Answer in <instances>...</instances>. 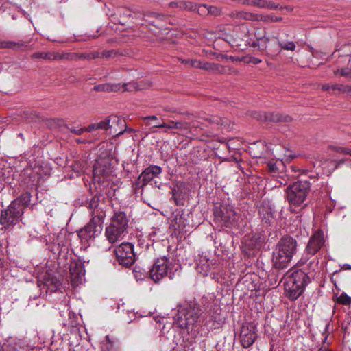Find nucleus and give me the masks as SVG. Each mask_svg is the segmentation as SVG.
<instances>
[{
  "mask_svg": "<svg viewBox=\"0 0 351 351\" xmlns=\"http://www.w3.org/2000/svg\"><path fill=\"white\" fill-rule=\"evenodd\" d=\"M56 60H77V53H70V52H59L56 51Z\"/></svg>",
  "mask_w": 351,
  "mask_h": 351,
  "instance_id": "e433bc0d",
  "label": "nucleus"
},
{
  "mask_svg": "<svg viewBox=\"0 0 351 351\" xmlns=\"http://www.w3.org/2000/svg\"><path fill=\"white\" fill-rule=\"evenodd\" d=\"M70 278L73 286H77L80 284L85 275L84 265L80 261L72 262L69 267Z\"/></svg>",
  "mask_w": 351,
  "mask_h": 351,
  "instance_id": "dca6fc26",
  "label": "nucleus"
},
{
  "mask_svg": "<svg viewBox=\"0 0 351 351\" xmlns=\"http://www.w3.org/2000/svg\"><path fill=\"white\" fill-rule=\"evenodd\" d=\"M257 116H254L255 118L264 121H271V122H290L291 117L288 115H282L278 112H263V113H255Z\"/></svg>",
  "mask_w": 351,
  "mask_h": 351,
  "instance_id": "aec40b11",
  "label": "nucleus"
},
{
  "mask_svg": "<svg viewBox=\"0 0 351 351\" xmlns=\"http://www.w3.org/2000/svg\"><path fill=\"white\" fill-rule=\"evenodd\" d=\"M112 123H116L117 125H125V120L122 118H120L117 116H110L106 117L104 121H101L99 123H96L97 129H102V130H108V128H112L113 125H110V122Z\"/></svg>",
  "mask_w": 351,
  "mask_h": 351,
  "instance_id": "b1692460",
  "label": "nucleus"
},
{
  "mask_svg": "<svg viewBox=\"0 0 351 351\" xmlns=\"http://www.w3.org/2000/svg\"><path fill=\"white\" fill-rule=\"evenodd\" d=\"M297 241L290 236L282 237L276 245L273 252V265L276 269H283L287 267L297 251Z\"/></svg>",
  "mask_w": 351,
  "mask_h": 351,
  "instance_id": "7ed1b4c3",
  "label": "nucleus"
},
{
  "mask_svg": "<svg viewBox=\"0 0 351 351\" xmlns=\"http://www.w3.org/2000/svg\"><path fill=\"white\" fill-rule=\"evenodd\" d=\"M223 66L219 64L205 62L204 65V71L210 72L215 74H220L224 73L223 71Z\"/></svg>",
  "mask_w": 351,
  "mask_h": 351,
  "instance_id": "2f4dec72",
  "label": "nucleus"
},
{
  "mask_svg": "<svg viewBox=\"0 0 351 351\" xmlns=\"http://www.w3.org/2000/svg\"><path fill=\"white\" fill-rule=\"evenodd\" d=\"M333 300L336 303L341 305L348 306L351 304V298L345 293H342L339 296L335 295Z\"/></svg>",
  "mask_w": 351,
  "mask_h": 351,
  "instance_id": "ea45409f",
  "label": "nucleus"
},
{
  "mask_svg": "<svg viewBox=\"0 0 351 351\" xmlns=\"http://www.w3.org/2000/svg\"><path fill=\"white\" fill-rule=\"evenodd\" d=\"M169 5L171 8H179V2L172 1L169 3Z\"/></svg>",
  "mask_w": 351,
  "mask_h": 351,
  "instance_id": "69168bd1",
  "label": "nucleus"
},
{
  "mask_svg": "<svg viewBox=\"0 0 351 351\" xmlns=\"http://www.w3.org/2000/svg\"><path fill=\"white\" fill-rule=\"evenodd\" d=\"M173 267V265L166 256L157 258L149 269V277L155 282L167 276L171 279Z\"/></svg>",
  "mask_w": 351,
  "mask_h": 351,
  "instance_id": "1a4fd4ad",
  "label": "nucleus"
},
{
  "mask_svg": "<svg viewBox=\"0 0 351 351\" xmlns=\"http://www.w3.org/2000/svg\"><path fill=\"white\" fill-rule=\"evenodd\" d=\"M253 156L254 158H257L265 157V154H263V153L258 154V153H255V152L253 153Z\"/></svg>",
  "mask_w": 351,
  "mask_h": 351,
  "instance_id": "e2e57ef3",
  "label": "nucleus"
},
{
  "mask_svg": "<svg viewBox=\"0 0 351 351\" xmlns=\"http://www.w3.org/2000/svg\"><path fill=\"white\" fill-rule=\"evenodd\" d=\"M104 221L99 217H92L90 221L78 231V237L84 247L90 246L95 239L102 231Z\"/></svg>",
  "mask_w": 351,
  "mask_h": 351,
  "instance_id": "0eeeda50",
  "label": "nucleus"
},
{
  "mask_svg": "<svg viewBox=\"0 0 351 351\" xmlns=\"http://www.w3.org/2000/svg\"><path fill=\"white\" fill-rule=\"evenodd\" d=\"M121 89V84H101L95 85L93 90L96 92H118Z\"/></svg>",
  "mask_w": 351,
  "mask_h": 351,
  "instance_id": "bb28decb",
  "label": "nucleus"
},
{
  "mask_svg": "<svg viewBox=\"0 0 351 351\" xmlns=\"http://www.w3.org/2000/svg\"><path fill=\"white\" fill-rule=\"evenodd\" d=\"M272 38L275 40H271L264 32V35L256 36V40L249 43V45L253 48H256L261 54L269 56L272 59L276 57L282 49L293 51L296 48L293 41L284 42L279 40L278 36H273Z\"/></svg>",
  "mask_w": 351,
  "mask_h": 351,
  "instance_id": "f257e3e1",
  "label": "nucleus"
},
{
  "mask_svg": "<svg viewBox=\"0 0 351 351\" xmlns=\"http://www.w3.org/2000/svg\"><path fill=\"white\" fill-rule=\"evenodd\" d=\"M56 51L41 52L38 51L32 53V58L35 59H43L50 61L56 60Z\"/></svg>",
  "mask_w": 351,
  "mask_h": 351,
  "instance_id": "72a5a7b5",
  "label": "nucleus"
},
{
  "mask_svg": "<svg viewBox=\"0 0 351 351\" xmlns=\"http://www.w3.org/2000/svg\"><path fill=\"white\" fill-rule=\"evenodd\" d=\"M147 16H151V17H154V18H158L160 17V15L157 13H151L149 14H147Z\"/></svg>",
  "mask_w": 351,
  "mask_h": 351,
  "instance_id": "338daca9",
  "label": "nucleus"
},
{
  "mask_svg": "<svg viewBox=\"0 0 351 351\" xmlns=\"http://www.w3.org/2000/svg\"><path fill=\"white\" fill-rule=\"evenodd\" d=\"M142 119L144 120V121L156 120L157 117L156 116H154V115H152V116L143 117H142Z\"/></svg>",
  "mask_w": 351,
  "mask_h": 351,
  "instance_id": "680f3d73",
  "label": "nucleus"
},
{
  "mask_svg": "<svg viewBox=\"0 0 351 351\" xmlns=\"http://www.w3.org/2000/svg\"><path fill=\"white\" fill-rule=\"evenodd\" d=\"M298 267L304 266L302 269L300 271H304L308 276L313 271L317 270L319 267V260L317 257L307 255L304 253L302 257L297 263Z\"/></svg>",
  "mask_w": 351,
  "mask_h": 351,
  "instance_id": "f3484780",
  "label": "nucleus"
},
{
  "mask_svg": "<svg viewBox=\"0 0 351 351\" xmlns=\"http://www.w3.org/2000/svg\"><path fill=\"white\" fill-rule=\"evenodd\" d=\"M212 263V261H209L208 259H206L205 258H202L197 266V269L200 272L203 273V275H207V273L210 269V264Z\"/></svg>",
  "mask_w": 351,
  "mask_h": 351,
  "instance_id": "f704fd0d",
  "label": "nucleus"
},
{
  "mask_svg": "<svg viewBox=\"0 0 351 351\" xmlns=\"http://www.w3.org/2000/svg\"><path fill=\"white\" fill-rule=\"evenodd\" d=\"M204 61L200 60L193 59V61H190V66L193 68L204 69Z\"/></svg>",
  "mask_w": 351,
  "mask_h": 351,
  "instance_id": "603ef678",
  "label": "nucleus"
},
{
  "mask_svg": "<svg viewBox=\"0 0 351 351\" xmlns=\"http://www.w3.org/2000/svg\"><path fill=\"white\" fill-rule=\"evenodd\" d=\"M71 132L76 135H81L83 132H84V128H80L79 129H76L74 128H69Z\"/></svg>",
  "mask_w": 351,
  "mask_h": 351,
  "instance_id": "13d9d810",
  "label": "nucleus"
},
{
  "mask_svg": "<svg viewBox=\"0 0 351 351\" xmlns=\"http://www.w3.org/2000/svg\"><path fill=\"white\" fill-rule=\"evenodd\" d=\"M129 219L126 213L121 210H114L110 225L128 232Z\"/></svg>",
  "mask_w": 351,
  "mask_h": 351,
  "instance_id": "6ab92c4d",
  "label": "nucleus"
},
{
  "mask_svg": "<svg viewBox=\"0 0 351 351\" xmlns=\"http://www.w3.org/2000/svg\"><path fill=\"white\" fill-rule=\"evenodd\" d=\"M208 14L213 16H219L221 14V9L216 6H209Z\"/></svg>",
  "mask_w": 351,
  "mask_h": 351,
  "instance_id": "5fc2aeb1",
  "label": "nucleus"
},
{
  "mask_svg": "<svg viewBox=\"0 0 351 351\" xmlns=\"http://www.w3.org/2000/svg\"><path fill=\"white\" fill-rule=\"evenodd\" d=\"M16 203L10 204L8 208L1 210L0 223L7 230L17 224L23 214V209L15 207Z\"/></svg>",
  "mask_w": 351,
  "mask_h": 351,
  "instance_id": "9d476101",
  "label": "nucleus"
},
{
  "mask_svg": "<svg viewBox=\"0 0 351 351\" xmlns=\"http://www.w3.org/2000/svg\"><path fill=\"white\" fill-rule=\"evenodd\" d=\"M112 157L107 153L101 154L95 160L93 166V178L100 182L107 180L112 173Z\"/></svg>",
  "mask_w": 351,
  "mask_h": 351,
  "instance_id": "6e6552de",
  "label": "nucleus"
},
{
  "mask_svg": "<svg viewBox=\"0 0 351 351\" xmlns=\"http://www.w3.org/2000/svg\"><path fill=\"white\" fill-rule=\"evenodd\" d=\"M119 343L117 341L107 335L101 343V351H111L113 348H116L119 346Z\"/></svg>",
  "mask_w": 351,
  "mask_h": 351,
  "instance_id": "7c9ffc66",
  "label": "nucleus"
},
{
  "mask_svg": "<svg viewBox=\"0 0 351 351\" xmlns=\"http://www.w3.org/2000/svg\"><path fill=\"white\" fill-rule=\"evenodd\" d=\"M119 16L118 21L121 25H125L130 17H131V11L127 8H122L117 12Z\"/></svg>",
  "mask_w": 351,
  "mask_h": 351,
  "instance_id": "c9c22d12",
  "label": "nucleus"
},
{
  "mask_svg": "<svg viewBox=\"0 0 351 351\" xmlns=\"http://www.w3.org/2000/svg\"><path fill=\"white\" fill-rule=\"evenodd\" d=\"M223 71L224 73H221V75H237L239 74V71L232 67L223 66Z\"/></svg>",
  "mask_w": 351,
  "mask_h": 351,
  "instance_id": "3c124183",
  "label": "nucleus"
},
{
  "mask_svg": "<svg viewBox=\"0 0 351 351\" xmlns=\"http://www.w3.org/2000/svg\"><path fill=\"white\" fill-rule=\"evenodd\" d=\"M239 60L245 63H252L254 64H258L262 62L261 59L252 56H244L242 57L241 59H239Z\"/></svg>",
  "mask_w": 351,
  "mask_h": 351,
  "instance_id": "de8ad7c7",
  "label": "nucleus"
},
{
  "mask_svg": "<svg viewBox=\"0 0 351 351\" xmlns=\"http://www.w3.org/2000/svg\"><path fill=\"white\" fill-rule=\"evenodd\" d=\"M346 94L351 97V85L348 84Z\"/></svg>",
  "mask_w": 351,
  "mask_h": 351,
  "instance_id": "774afa93",
  "label": "nucleus"
},
{
  "mask_svg": "<svg viewBox=\"0 0 351 351\" xmlns=\"http://www.w3.org/2000/svg\"><path fill=\"white\" fill-rule=\"evenodd\" d=\"M50 243L49 244L48 248L49 250L55 255L60 256L62 253H63V250L60 245H58V243L56 242V240L53 238V240L51 241L49 239Z\"/></svg>",
  "mask_w": 351,
  "mask_h": 351,
  "instance_id": "79ce46f5",
  "label": "nucleus"
},
{
  "mask_svg": "<svg viewBox=\"0 0 351 351\" xmlns=\"http://www.w3.org/2000/svg\"><path fill=\"white\" fill-rule=\"evenodd\" d=\"M162 172V168L158 165H150L140 174L134 184L135 189L143 188L149 182L158 177Z\"/></svg>",
  "mask_w": 351,
  "mask_h": 351,
  "instance_id": "f8f14e48",
  "label": "nucleus"
},
{
  "mask_svg": "<svg viewBox=\"0 0 351 351\" xmlns=\"http://www.w3.org/2000/svg\"><path fill=\"white\" fill-rule=\"evenodd\" d=\"M84 132H91V131L97 130L96 123L90 124L88 127L84 128Z\"/></svg>",
  "mask_w": 351,
  "mask_h": 351,
  "instance_id": "bf43d9fd",
  "label": "nucleus"
},
{
  "mask_svg": "<svg viewBox=\"0 0 351 351\" xmlns=\"http://www.w3.org/2000/svg\"><path fill=\"white\" fill-rule=\"evenodd\" d=\"M267 167L269 171L271 173H276L278 171L276 163L274 161H269L267 163Z\"/></svg>",
  "mask_w": 351,
  "mask_h": 351,
  "instance_id": "6e6d98bb",
  "label": "nucleus"
},
{
  "mask_svg": "<svg viewBox=\"0 0 351 351\" xmlns=\"http://www.w3.org/2000/svg\"><path fill=\"white\" fill-rule=\"evenodd\" d=\"M211 127L217 130L228 129L230 128V123L226 118H222L216 115H211L204 119Z\"/></svg>",
  "mask_w": 351,
  "mask_h": 351,
  "instance_id": "5701e85b",
  "label": "nucleus"
},
{
  "mask_svg": "<svg viewBox=\"0 0 351 351\" xmlns=\"http://www.w3.org/2000/svg\"><path fill=\"white\" fill-rule=\"evenodd\" d=\"M176 309L173 325L182 329L189 330L192 328L202 313L200 306L194 300L178 304Z\"/></svg>",
  "mask_w": 351,
  "mask_h": 351,
  "instance_id": "f03ea898",
  "label": "nucleus"
},
{
  "mask_svg": "<svg viewBox=\"0 0 351 351\" xmlns=\"http://www.w3.org/2000/svg\"><path fill=\"white\" fill-rule=\"evenodd\" d=\"M1 346L3 349V351H19V348H20L14 339H9Z\"/></svg>",
  "mask_w": 351,
  "mask_h": 351,
  "instance_id": "4c0bfd02",
  "label": "nucleus"
},
{
  "mask_svg": "<svg viewBox=\"0 0 351 351\" xmlns=\"http://www.w3.org/2000/svg\"><path fill=\"white\" fill-rule=\"evenodd\" d=\"M259 21L264 22H280L282 21V18L275 16L274 15H267L265 16L259 15Z\"/></svg>",
  "mask_w": 351,
  "mask_h": 351,
  "instance_id": "49530a36",
  "label": "nucleus"
},
{
  "mask_svg": "<svg viewBox=\"0 0 351 351\" xmlns=\"http://www.w3.org/2000/svg\"><path fill=\"white\" fill-rule=\"evenodd\" d=\"M119 263L126 267L132 265L135 261L134 245L129 242L122 243L114 250Z\"/></svg>",
  "mask_w": 351,
  "mask_h": 351,
  "instance_id": "9b49d317",
  "label": "nucleus"
},
{
  "mask_svg": "<svg viewBox=\"0 0 351 351\" xmlns=\"http://www.w3.org/2000/svg\"><path fill=\"white\" fill-rule=\"evenodd\" d=\"M259 215L261 223L266 226L271 224L274 220L273 213L269 208L261 206L259 208Z\"/></svg>",
  "mask_w": 351,
  "mask_h": 351,
  "instance_id": "cd10ccee",
  "label": "nucleus"
},
{
  "mask_svg": "<svg viewBox=\"0 0 351 351\" xmlns=\"http://www.w3.org/2000/svg\"><path fill=\"white\" fill-rule=\"evenodd\" d=\"M100 57V52L99 51H94L89 53H77V60H91Z\"/></svg>",
  "mask_w": 351,
  "mask_h": 351,
  "instance_id": "58836bf2",
  "label": "nucleus"
},
{
  "mask_svg": "<svg viewBox=\"0 0 351 351\" xmlns=\"http://www.w3.org/2000/svg\"><path fill=\"white\" fill-rule=\"evenodd\" d=\"M121 89L120 91L126 92V91H134L139 89L138 85L136 82H130L128 83H125L123 84H121Z\"/></svg>",
  "mask_w": 351,
  "mask_h": 351,
  "instance_id": "37998d69",
  "label": "nucleus"
},
{
  "mask_svg": "<svg viewBox=\"0 0 351 351\" xmlns=\"http://www.w3.org/2000/svg\"><path fill=\"white\" fill-rule=\"evenodd\" d=\"M229 16L238 20L258 21L259 15L245 11H234L230 13Z\"/></svg>",
  "mask_w": 351,
  "mask_h": 351,
  "instance_id": "393cba45",
  "label": "nucleus"
},
{
  "mask_svg": "<svg viewBox=\"0 0 351 351\" xmlns=\"http://www.w3.org/2000/svg\"><path fill=\"white\" fill-rule=\"evenodd\" d=\"M31 201V195L29 193H25L20 195V197L15 200L12 201L11 204L16 203L15 207H19L23 209L27 207Z\"/></svg>",
  "mask_w": 351,
  "mask_h": 351,
  "instance_id": "c756f323",
  "label": "nucleus"
},
{
  "mask_svg": "<svg viewBox=\"0 0 351 351\" xmlns=\"http://www.w3.org/2000/svg\"><path fill=\"white\" fill-rule=\"evenodd\" d=\"M197 5L192 2L180 1L179 8L184 10L195 11Z\"/></svg>",
  "mask_w": 351,
  "mask_h": 351,
  "instance_id": "c03bdc74",
  "label": "nucleus"
},
{
  "mask_svg": "<svg viewBox=\"0 0 351 351\" xmlns=\"http://www.w3.org/2000/svg\"><path fill=\"white\" fill-rule=\"evenodd\" d=\"M184 119L182 120L174 121V129L178 130L180 132L192 131L196 132L198 128L202 129L201 125L195 119L197 117L189 112L183 114Z\"/></svg>",
  "mask_w": 351,
  "mask_h": 351,
  "instance_id": "4468645a",
  "label": "nucleus"
},
{
  "mask_svg": "<svg viewBox=\"0 0 351 351\" xmlns=\"http://www.w3.org/2000/svg\"><path fill=\"white\" fill-rule=\"evenodd\" d=\"M38 286L41 290L45 289L47 293L48 292L53 293L60 287V282L55 277L47 275V276H44L43 281L39 280Z\"/></svg>",
  "mask_w": 351,
  "mask_h": 351,
  "instance_id": "4be33fe9",
  "label": "nucleus"
},
{
  "mask_svg": "<svg viewBox=\"0 0 351 351\" xmlns=\"http://www.w3.org/2000/svg\"><path fill=\"white\" fill-rule=\"evenodd\" d=\"M27 42L23 41L0 40V49H19L23 47H27Z\"/></svg>",
  "mask_w": 351,
  "mask_h": 351,
  "instance_id": "c85d7f7f",
  "label": "nucleus"
},
{
  "mask_svg": "<svg viewBox=\"0 0 351 351\" xmlns=\"http://www.w3.org/2000/svg\"><path fill=\"white\" fill-rule=\"evenodd\" d=\"M311 184L308 181H298L289 185L286 189L287 199L291 210L298 207L306 206L304 202L308 195Z\"/></svg>",
  "mask_w": 351,
  "mask_h": 351,
  "instance_id": "39448f33",
  "label": "nucleus"
},
{
  "mask_svg": "<svg viewBox=\"0 0 351 351\" xmlns=\"http://www.w3.org/2000/svg\"><path fill=\"white\" fill-rule=\"evenodd\" d=\"M330 149L337 153L351 156V149L339 146H330Z\"/></svg>",
  "mask_w": 351,
  "mask_h": 351,
  "instance_id": "09e8293b",
  "label": "nucleus"
},
{
  "mask_svg": "<svg viewBox=\"0 0 351 351\" xmlns=\"http://www.w3.org/2000/svg\"><path fill=\"white\" fill-rule=\"evenodd\" d=\"M213 215L215 222L222 228H230L237 225V213L233 206L226 202L215 203Z\"/></svg>",
  "mask_w": 351,
  "mask_h": 351,
  "instance_id": "423d86ee",
  "label": "nucleus"
},
{
  "mask_svg": "<svg viewBox=\"0 0 351 351\" xmlns=\"http://www.w3.org/2000/svg\"><path fill=\"white\" fill-rule=\"evenodd\" d=\"M100 195L96 193L90 199L86 200V205L91 210L92 217H99L100 220L104 221L106 216L105 212L99 208Z\"/></svg>",
  "mask_w": 351,
  "mask_h": 351,
  "instance_id": "a211bd4d",
  "label": "nucleus"
},
{
  "mask_svg": "<svg viewBox=\"0 0 351 351\" xmlns=\"http://www.w3.org/2000/svg\"><path fill=\"white\" fill-rule=\"evenodd\" d=\"M348 84H325L322 86V90L324 91H330V90H338L342 93H346L347 88Z\"/></svg>",
  "mask_w": 351,
  "mask_h": 351,
  "instance_id": "473e14b6",
  "label": "nucleus"
},
{
  "mask_svg": "<svg viewBox=\"0 0 351 351\" xmlns=\"http://www.w3.org/2000/svg\"><path fill=\"white\" fill-rule=\"evenodd\" d=\"M324 233L322 230H317L310 237L304 253L313 256L324 245Z\"/></svg>",
  "mask_w": 351,
  "mask_h": 351,
  "instance_id": "ddd939ff",
  "label": "nucleus"
},
{
  "mask_svg": "<svg viewBox=\"0 0 351 351\" xmlns=\"http://www.w3.org/2000/svg\"><path fill=\"white\" fill-rule=\"evenodd\" d=\"M335 75H339L351 79V68H342L334 71Z\"/></svg>",
  "mask_w": 351,
  "mask_h": 351,
  "instance_id": "a18cd8bd",
  "label": "nucleus"
},
{
  "mask_svg": "<svg viewBox=\"0 0 351 351\" xmlns=\"http://www.w3.org/2000/svg\"><path fill=\"white\" fill-rule=\"evenodd\" d=\"M127 233L128 232L121 230V228H119L110 224L106 228L105 230V235L108 241L111 243L121 240Z\"/></svg>",
  "mask_w": 351,
  "mask_h": 351,
  "instance_id": "412c9836",
  "label": "nucleus"
},
{
  "mask_svg": "<svg viewBox=\"0 0 351 351\" xmlns=\"http://www.w3.org/2000/svg\"><path fill=\"white\" fill-rule=\"evenodd\" d=\"M121 125L122 127H124L125 128H124V130H121V131H119L118 132H117V130H114V133L116 134V136H119L122 135L125 132H132L134 131L133 129H132L130 128H128L126 126L125 123V125Z\"/></svg>",
  "mask_w": 351,
  "mask_h": 351,
  "instance_id": "4d7b16f0",
  "label": "nucleus"
},
{
  "mask_svg": "<svg viewBox=\"0 0 351 351\" xmlns=\"http://www.w3.org/2000/svg\"><path fill=\"white\" fill-rule=\"evenodd\" d=\"M256 326L251 323L242 326L240 339L244 348H249L254 343L256 339Z\"/></svg>",
  "mask_w": 351,
  "mask_h": 351,
  "instance_id": "2eb2a0df",
  "label": "nucleus"
},
{
  "mask_svg": "<svg viewBox=\"0 0 351 351\" xmlns=\"http://www.w3.org/2000/svg\"><path fill=\"white\" fill-rule=\"evenodd\" d=\"M123 53L119 50H104L100 52V58L108 59L111 58H116L119 56H123Z\"/></svg>",
  "mask_w": 351,
  "mask_h": 351,
  "instance_id": "a19ab883",
  "label": "nucleus"
},
{
  "mask_svg": "<svg viewBox=\"0 0 351 351\" xmlns=\"http://www.w3.org/2000/svg\"><path fill=\"white\" fill-rule=\"evenodd\" d=\"M220 56L221 58H227V59H230L232 61H240L239 59H241V58H239V57H234V56H230V57H228L227 56H224V55H219L217 56V58Z\"/></svg>",
  "mask_w": 351,
  "mask_h": 351,
  "instance_id": "052dcab7",
  "label": "nucleus"
},
{
  "mask_svg": "<svg viewBox=\"0 0 351 351\" xmlns=\"http://www.w3.org/2000/svg\"><path fill=\"white\" fill-rule=\"evenodd\" d=\"M182 64L190 65V61H193V59H179Z\"/></svg>",
  "mask_w": 351,
  "mask_h": 351,
  "instance_id": "0e129e2a",
  "label": "nucleus"
},
{
  "mask_svg": "<svg viewBox=\"0 0 351 351\" xmlns=\"http://www.w3.org/2000/svg\"><path fill=\"white\" fill-rule=\"evenodd\" d=\"M174 121L170 120L167 123H162L158 125H154L153 128H164L165 129V132H167V130L174 129Z\"/></svg>",
  "mask_w": 351,
  "mask_h": 351,
  "instance_id": "8fccbe9b",
  "label": "nucleus"
},
{
  "mask_svg": "<svg viewBox=\"0 0 351 351\" xmlns=\"http://www.w3.org/2000/svg\"><path fill=\"white\" fill-rule=\"evenodd\" d=\"M311 282V277L304 271H296L288 276L285 282L286 296L291 301L297 300L304 292V287Z\"/></svg>",
  "mask_w": 351,
  "mask_h": 351,
  "instance_id": "20e7f679",
  "label": "nucleus"
},
{
  "mask_svg": "<svg viewBox=\"0 0 351 351\" xmlns=\"http://www.w3.org/2000/svg\"><path fill=\"white\" fill-rule=\"evenodd\" d=\"M58 245H60L63 250V253H66L70 245L69 234L66 231H60L53 237Z\"/></svg>",
  "mask_w": 351,
  "mask_h": 351,
  "instance_id": "a878e982",
  "label": "nucleus"
},
{
  "mask_svg": "<svg viewBox=\"0 0 351 351\" xmlns=\"http://www.w3.org/2000/svg\"><path fill=\"white\" fill-rule=\"evenodd\" d=\"M195 11H197V12L200 15H204L208 14V7L206 5H197Z\"/></svg>",
  "mask_w": 351,
  "mask_h": 351,
  "instance_id": "864d4df0",
  "label": "nucleus"
}]
</instances>
